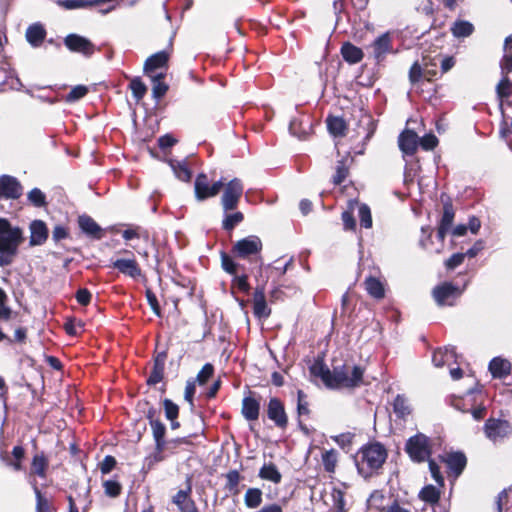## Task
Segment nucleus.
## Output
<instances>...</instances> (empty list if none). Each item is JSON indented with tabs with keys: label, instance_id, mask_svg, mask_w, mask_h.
Returning a JSON list of instances; mask_svg holds the SVG:
<instances>
[{
	"label": "nucleus",
	"instance_id": "1",
	"mask_svg": "<svg viewBox=\"0 0 512 512\" xmlns=\"http://www.w3.org/2000/svg\"><path fill=\"white\" fill-rule=\"evenodd\" d=\"M23 241V230L12 226L8 219L0 217V267L14 263Z\"/></svg>",
	"mask_w": 512,
	"mask_h": 512
},
{
	"label": "nucleus",
	"instance_id": "2",
	"mask_svg": "<svg viewBox=\"0 0 512 512\" xmlns=\"http://www.w3.org/2000/svg\"><path fill=\"white\" fill-rule=\"evenodd\" d=\"M360 461L356 462L359 474L364 478L370 477L374 472L382 468L387 459V449L380 442H372L364 445L360 451Z\"/></svg>",
	"mask_w": 512,
	"mask_h": 512
},
{
	"label": "nucleus",
	"instance_id": "3",
	"mask_svg": "<svg viewBox=\"0 0 512 512\" xmlns=\"http://www.w3.org/2000/svg\"><path fill=\"white\" fill-rule=\"evenodd\" d=\"M445 194L441 195L442 216L436 234L429 235L427 239H421L420 245L430 254H440L445 248V237L448 232V200H444Z\"/></svg>",
	"mask_w": 512,
	"mask_h": 512
},
{
	"label": "nucleus",
	"instance_id": "4",
	"mask_svg": "<svg viewBox=\"0 0 512 512\" xmlns=\"http://www.w3.org/2000/svg\"><path fill=\"white\" fill-rule=\"evenodd\" d=\"M404 451L413 463H424L431 458L432 454L430 438L418 432L406 440Z\"/></svg>",
	"mask_w": 512,
	"mask_h": 512
},
{
	"label": "nucleus",
	"instance_id": "5",
	"mask_svg": "<svg viewBox=\"0 0 512 512\" xmlns=\"http://www.w3.org/2000/svg\"><path fill=\"white\" fill-rule=\"evenodd\" d=\"M244 185L239 178H233L225 184L221 197L223 212H229L237 208L243 195Z\"/></svg>",
	"mask_w": 512,
	"mask_h": 512
},
{
	"label": "nucleus",
	"instance_id": "6",
	"mask_svg": "<svg viewBox=\"0 0 512 512\" xmlns=\"http://www.w3.org/2000/svg\"><path fill=\"white\" fill-rule=\"evenodd\" d=\"M263 248L262 240L257 235H249L235 242L232 246V253L236 258L248 259L257 255Z\"/></svg>",
	"mask_w": 512,
	"mask_h": 512
},
{
	"label": "nucleus",
	"instance_id": "7",
	"mask_svg": "<svg viewBox=\"0 0 512 512\" xmlns=\"http://www.w3.org/2000/svg\"><path fill=\"white\" fill-rule=\"evenodd\" d=\"M371 56L373 57L375 63L377 65L382 64L388 54H394L395 50L393 49L392 37L390 32H385L379 35L371 44H370Z\"/></svg>",
	"mask_w": 512,
	"mask_h": 512
},
{
	"label": "nucleus",
	"instance_id": "8",
	"mask_svg": "<svg viewBox=\"0 0 512 512\" xmlns=\"http://www.w3.org/2000/svg\"><path fill=\"white\" fill-rule=\"evenodd\" d=\"M450 376L455 382L452 387L454 398H461L464 395H471L473 393L476 380L472 376H463V372L459 368L450 370Z\"/></svg>",
	"mask_w": 512,
	"mask_h": 512
},
{
	"label": "nucleus",
	"instance_id": "9",
	"mask_svg": "<svg viewBox=\"0 0 512 512\" xmlns=\"http://www.w3.org/2000/svg\"><path fill=\"white\" fill-rule=\"evenodd\" d=\"M64 44L71 52L80 53L85 57L92 56L96 50L95 45L88 38L75 33L68 34L64 38Z\"/></svg>",
	"mask_w": 512,
	"mask_h": 512
},
{
	"label": "nucleus",
	"instance_id": "10",
	"mask_svg": "<svg viewBox=\"0 0 512 512\" xmlns=\"http://www.w3.org/2000/svg\"><path fill=\"white\" fill-rule=\"evenodd\" d=\"M512 429L508 421L490 418L485 422L484 433L492 441H498L507 437Z\"/></svg>",
	"mask_w": 512,
	"mask_h": 512
},
{
	"label": "nucleus",
	"instance_id": "11",
	"mask_svg": "<svg viewBox=\"0 0 512 512\" xmlns=\"http://www.w3.org/2000/svg\"><path fill=\"white\" fill-rule=\"evenodd\" d=\"M23 193V187L16 177L0 176V199H18Z\"/></svg>",
	"mask_w": 512,
	"mask_h": 512
},
{
	"label": "nucleus",
	"instance_id": "12",
	"mask_svg": "<svg viewBox=\"0 0 512 512\" xmlns=\"http://www.w3.org/2000/svg\"><path fill=\"white\" fill-rule=\"evenodd\" d=\"M267 417L273 421L276 427L284 429L288 424V417L283 403L276 397L270 398L267 405Z\"/></svg>",
	"mask_w": 512,
	"mask_h": 512
},
{
	"label": "nucleus",
	"instance_id": "13",
	"mask_svg": "<svg viewBox=\"0 0 512 512\" xmlns=\"http://www.w3.org/2000/svg\"><path fill=\"white\" fill-rule=\"evenodd\" d=\"M78 226L83 234L93 240H100L103 237V229L89 215L83 214L78 217Z\"/></svg>",
	"mask_w": 512,
	"mask_h": 512
},
{
	"label": "nucleus",
	"instance_id": "14",
	"mask_svg": "<svg viewBox=\"0 0 512 512\" xmlns=\"http://www.w3.org/2000/svg\"><path fill=\"white\" fill-rule=\"evenodd\" d=\"M398 145L404 156H413L419 146V137L413 130H404L398 137Z\"/></svg>",
	"mask_w": 512,
	"mask_h": 512
},
{
	"label": "nucleus",
	"instance_id": "15",
	"mask_svg": "<svg viewBox=\"0 0 512 512\" xmlns=\"http://www.w3.org/2000/svg\"><path fill=\"white\" fill-rule=\"evenodd\" d=\"M253 313L258 319H266L271 314L265 298L264 286H257L253 295Z\"/></svg>",
	"mask_w": 512,
	"mask_h": 512
},
{
	"label": "nucleus",
	"instance_id": "16",
	"mask_svg": "<svg viewBox=\"0 0 512 512\" xmlns=\"http://www.w3.org/2000/svg\"><path fill=\"white\" fill-rule=\"evenodd\" d=\"M30 230V246H40L44 244L48 238L49 231L44 221L36 219L29 224Z\"/></svg>",
	"mask_w": 512,
	"mask_h": 512
},
{
	"label": "nucleus",
	"instance_id": "17",
	"mask_svg": "<svg viewBox=\"0 0 512 512\" xmlns=\"http://www.w3.org/2000/svg\"><path fill=\"white\" fill-rule=\"evenodd\" d=\"M112 267L133 279L142 275L141 268L135 259H116L112 262Z\"/></svg>",
	"mask_w": 512,
	"mask_h": 512
},
{
	"label": "nucleus",
	"instance_id": "18",
	"mask_svg": "<svg viewBox=\"0 0 512 512\" xmlns=\"http://www.w3.org/2000/svg\"><path fill=\"white\" fill-rule=\"evenodd\" d=\"M47 32L40 22L29 25L25 32L26 41L34 48L40 47L46 38Z\"/></svg>",
	"mask_w": 512,
	"mask_h": 512
},
{
	"label": "nucleus",
	"instance_id": "19",
	"mask_svg": "<svg viewBox=\"0 0 512 512\" xmlns=\"http://www.w3.org/2000/svg\"><path fill=\"white\" fill-rule=\"evenodd\" d=\"M169 60V54L162 50L149 56L144 63V73L150 77L151 73L158 69L165 67Z\"/></svg>",
	"mask_w": 512,
	"mask_h": 512
},
{
	"label": "nucleus",
	"instance_id": "20",
	"mask_svg": "<svg viewBox=\"0 0 512 512\" xmlns=\"http://www.w3.org/2000/svg\"><path fill=\"white\" fill-rule=\"evenodd\" d=\"M260 402L252 396H246L242 400L241 414L247 421H255L259 418Z\"/></svg>",
	"mask_w": 512,
	"mask_h": 512
},
{
	"label": "nucleus",
	"instance_id": "21",
	"mask_svg": "<svg viewBox=\"0 0 512 512\" xmlns=\"http://www.w3.org/2000/svg\"><path fill=\"white\" fill-rule=\"evenodd\" d=\"M340 52L343 59L351 65L361 62L364 57L363 50L351 42H344L341 46Z\"/></svg>",
	"mask_w": 512,
	"mask_h": 512
},
{
	"label": "nucleus",
	"instance_id": "22",
	"mask_svg": "<svg viewBox=\"0 0 512 512\" xmlns=\"http://www.w3.org/2000/svg\"><path fill=\"white\" fill-rule=\"evenodd\" d=\"M210 186H211V184L208 179V176L205 173H199L196 176V179L194 182L195 198L198 201H203V200L209 198Z\"/></svg>",
	"mask_w": 512,
	"mask_h": 512
},
{
	"label": "nucleus",
	"instance_id": "23",
	"mask_svg": "<svg viewBox=\"0 0 512 512\" xmlns=\"http://www.w3.org/2000/svg\"><path fill=\"white\" fill-rule=\"evenodd\" d=\"M467 465V457L463 452H450V478H458Z\"/></svg>",
	"mask_w": 512,
	"mask_h": 512
},
{
	"label": "nucleus",
	"instance_id": "24",
	"mask_svg": "<svg viewBox=\"0 0 512 512\" xmlns=\"http://www.w3.org/2000/svg\"><path fill=\"white\" fill-rule=\"evenodd\" d=\"M153 87H152V97L159 101L161 98L165 96L167 93L169 86L163 81L165 78L164 73H156L150 75Z\"/></svg>",
	"mask_w": 512,
	"mask_h": 512
},
{
	"label": "nucleus",
	"instance_id": "25",
	"mask_svg": "<svg viewBox=\"0 0 512 512\" xmlns=\"http://www.w3.org/2000/svg\"><path fill=\"white\" fill-rule=\"evenodd\" d=\"M311 130V122L309 120L303 121L298 118H294L289 123V132L302 140L307 137Z\"/></svg>",
	"mask_w": 512,
	"mask_h": 512
},
{
	"label": "nucleus",
	"instance_id": "26",
	"mask_svg": "<svg viewBox=\"0 0 512 512\" xmlns=\"http://www.w3.org/2000/svg\"><path fill=\"white\" fill-rule=\"evenodd\" d=\"M393 411L398 418L405 419L412 412L409 399L403 394H398L393 401Z\"/></svg>",
	"mask_w": 512,
	"mask_h": 512
},
{
	"label": "nucleus",
	"instance_id": "27",
	"mask_svg": "<svg viewBox=\"0 0 512 512\" xmlns=\"http://www.w3.org/2000/svg\"><path fill=\"white\" fill-rule=\"evenodd\" d=\"M510 363L502 358H494L489 364V370L495 378H502L510 373Z\"/></svg>",
	"mask_w": 512,
	"mask_h": 512
},
{
	"label": "nucleus",
	"instance_id": "28",
	"mask_svg": "<svg viewBox=\"0 0 512 512\" xmlns=\"http://www.w3.org/2000/svg\"><path fill=\"white\" fill-rule=\"evenodd\" d=\"M327 128L334 137H342L345 135L347 126L343 118L337 116H329L326 120Z\"/></svg>",
	"mask_w": 512,
	"mask_h": 512
},
{
	"label": "nucleus",
	"instance_id": "29",
	"mask_svg": "<svg viewBox=\"0 0 512 512\" xmlns=\"http://www.w3.org/2000/svg\"><path fill=\"white\" fill-rule=\"evenodd\" d=\"M258 476L275 484L280 483L282 479V475L274 463L264 464L260 468Z\"/></svg>",
	"mask_w": 512,
	"mask_h": 512
},
{
	"label": "nucleus",
	"instance_id": "30",
	"mask_svg": "<svg viewBox=\"0 0 512 512\" xmlns=\"http://www.w3.org/2000/svg\"><path fill=\"white\" fill-rule=\"evenodd\" d=\"M364 284L367 293L371 297L375 299H382L385 296L383 284L377 278L370 276L365 279Z\"/></svg>",
	"mask_w": 512,
	"mask_h": 512
},
{
	"label": "nucleus",
	"instance_id": "31",
	"mask_svg": "<svg viewBox=\"0 0 512 512\" xmlns=\"http://www.w3.org/2000/svg\"><path fill=\"white\" fill-rule=\"evenodd\" d=\"M418 496L426 504L433 506L439 502L440 490H439V488L429 484V485L424 486L420 490Z\"/></svg>",
	"mask_w": 512,
	"mask_h": 512
},
{
	"label": "nucleus",
	"instance_id": "32",
	"mask_svg": "<svg viewBox=\"0 0 512 512\" xmlns=\"http://www.w3.org/2000/svg\"><path fill=\"white\" fill-rule=\"evenodd\" d=\"M331 373V386H328L329 388H338L340 386L348 388L349 376L345 370V366L334 367Z\"/></svg>",
	"mask_w": 512,
	"mask_h": 512
},
{
	"label": "nucleus",
	"instance_id": "33",
	"mask_svg": "<svg viewBox=\"0 0 512 512\" xmlns=\"http://www.w3.org/2000/svg\"><path fill=\"white\" fill-rule=\"evenodd\" d=\"M169 165L173 170L175 176L183 181L189 182L192 176L191 170L188 168L186 161L170 160Z\"/></svg>",
	"mask_w": 512,
	"mask_h": 512
},
{
	"label": "nucleus",
	"instance_id": "34",
	"mask_svg": "<svg viewBox=\"0 0 512 512\" xmlns=\"http://www.w3.org/2000/svg\"><path fill=\"white\" fill-rule=\"evenodd\" d=\"M451 31L456 38L469 37L474 32V25L465 20H457L453 23Z\"/></svg>",
	"mask_w": 512,
	"mask_h": 512
},
{
	"label": "nucleus",
	"instance_id": "35",
	"mask_svg": "<svg viewBox=\"0 0 512 512\" xmlns=\"http://www.w3.org/2000/svg\"><path fill=\"white\" fill-rule=\"evenodd\" d=\"M192 492V483L191 478L187 477L186 480V488L179 490L172 498V502L177 505L179 510L182 512V509H186L189 507V504L187 506L184 505V502L189 499L190 500V494Z\"/></svg>",
	"mask_w": 512,
	"mask_h": 512
},
{
	"label": "nucleus",
	"instance_id": "36",
	"mask_svg": "<svg viewBox=\"0 0 512 512\" xmlns=\"http://www.w3.org/2000/svg\"><path fill=\"white\" fill-rule=\"evenodd\" d=\"M310 371L313 375L320 377L327 387L331 386L330 378L332 373L323 361H315V363L310 367Z\"/></svg>",
	"mask_w": 512,
	"mask_h": 512
},
{
	"label": "nucleus",
	"instance_id": "37",
	"mask_svg": "<svg viewBox=\"0 0 512 512\" xmlns=\"http://www.w3.org/2000/svg\"><path fill=\"white\" fill-rule=\"evenodd\" d=\"M262 491L259 488H249L244 496V503L247 508L254 509L262 503Z\"/></svg>",
	"mask_w": 512,
	"mask_h": 512
},
{
	"label": "nucleus",
	"instance_id": "38",
	"mask_svg": "<svg viewBox=\"0 0 512 512\" xmlns=\"http://www.w3.org/2000/svg\"><path fill=\"white\" fill-rule=\"evenodd\" d=\"M244 220V215L240 211H236L234 213H224V218L222 220V228L225 231H232L238 224H240Z\"/></svg>",
	"mask_w": 512,
	"mask_h": 512
},
{
	"label": "nucleus",
	"instance_id": "39",
	"mask_svg": "<svg viewBox=\"0 0 512 512\" xmlns=\"http://www.w3.org/2000/svg\"><path fill=\"white\" fill-rule=\"evenodd\" d=\"M150 427L152 429V435L155 444H157L158 447H161L162 445L167 444V441L165 440V434H166V427L165 425L159 420V421H153L152 424H150Z\"/></svg>",
	"mask_w": 512,
	"mask_h": 512
},
{
	"label": "nucleus",
	"instance_id": "40",
	"mask_svg": "<svg viewBox=\"0 0 512 512\" xmlns=\"http://www.w3.org/2000/svg\"><path fill=\"white\" fill-rule=\"evenodd\" d=\"M129 88L137 102L142 100L147 92V86L140 77H134L129 83Z\"/></svg>",
	"mask_w": 512,
	"mask_h": 512
},
{
	"label": "nucleus",
	"instance_id": "41",
	"mask_svg": "<svg viewBox=\"0 0 512 512\" xmlns=\"http://www.w3.org/2000/svg\"><path fill=\"white\" fill-rule=\"evenodd\" d=\"M337 456L338 454L334 449L327 450L322 454V463L326 472L332 473L335 471Z\"/></svg>",
	"mask_w": 512,
	"mask_h": 512
},
{
	"label": "nucleus",
	"instance_id": "42",
	"mask_svg": "<svg viewBox=\"0 0 512 512\" xmlns=\"http://www.w3.org/2000/svg\"><path fill=\"white\" fill-rule=\"evenodd\" d=\"M432 295L438 305H445L448 299V281H444L440 285L436 286L433 289Z\"/></svg>",
	"mask_w": 512,
	"mask_h": 512
},
{
	"label": "nucleus",
	"instance_id": "43",
	"mask_svg": "<svg viewBox=\"0 0 512 512\" xmlns=\"http://www.w3.org/2000/svg\"><path fill=\"white\" fill-rule=\"evenodd\" d=\"M28 201L37 208L44 207L47 204L46 195L39 189L33 188L27 194Z\"/></svg>",
	"mask_w": 512,
	"mask_h": 512
},
{
	"label": "nucleus",
	"instance_id": "44",
	"mask_svg": "<svg viewBox=\"0 0 512 512\" xmlns=\"http://www.w3.org/2000/svg\"><path fill=\"white\" fill-rule=\"evenodd\" d=\"M358 217L360 220L361 227H364L366 229L372 227V216H371V210L370 207L362 203L358 207Z\"/></svg>",
	"mask_w": 512,
	"mask_h": 512
},
{
	"label": "nucleus",
	"instance_id": "45",
	"mask_svg": "<svg viewBox=\"0 0 512 512\" xmlns=\"http://www.w3.org/2000/svg\"><path fill=\"white\" fill-rule=\"evenodd\" d=\"M221 267L222 269L230 274V275H235L237 274V269L239 267V264L236 263L231 256H229L228 254H226L225 252H222L221 253Z\"/></svg>",
	"mask_w": 512,
	"mask_h": 512
},
{
	"label": "nucleus",
	"instance_id": "46",
	"mask_svg": "<svg viewBox=\"0 0 512 512\" xmlns=\"http://www.w3.org/2000/svg\"><path fill=\"white\" fill-rule=\"evenodd\" d=\"M447 354H448V348L446 346L440 347V348H437L436 350H434V352L432 354V364L434 365V367L442 368L446 363Z\"/></svg>",
	"mask_w": 512,
	"mask_h": 512
},
{
	"label": "nucleus",
	"instance_id": "47",
	"mask_svg": "<svg viewBox=\"0 0 512 512\" xmlns=\"http://www.w3.org/2000/svg\"><path fill=\"white\" fill-rule=\"evenodd\" d=\"M88 93V88L84 85H77L71 89V91L66 95V102L73 103L81 98H83Z\"/></svg>",
	"mask_w": 512,
	"mask_h": 512
},
{
	"label": "nucleus",
	"instance_id": "48",
	"mask_svg": "<svg viewBox=\"0 0 512 512\" xmlns=\"http://www.w3.org/2000/svg\"><path fill=\"white\" fill-rule=\"evenodd\" d=\"M163 407L165 412V417L167 420H174L178 418L179 415V407L172 400L166 398L163 401Z\"/></svg>",
	"mask_w": 512,
	"mask_h": 512
},
{
	"label": "nucleus",
	"instance_id": "49",
	"mask_svg": "<svg viewBox=\"0 0 512 512\" xmlns=\"http://www.w3.org/2000/svg\"><path fill=\"white\" fill-rule=\"evenodd\" d=\"M347 175H348V168L345 165V161L344 160L337 161L336 172H335V175L333 176V183L335 185H340L341 183L344 182Z\"/></svg>",
	"mask_w": 512,
	"mask_h": 512
},
{
	"label": "nucleus",
	"instance_id": "50",
	"mask_svg": "<svg viewBox=\"0 0 512 512\" xmlns=\"http://www.w3.org/2000/svg\"><path fill=\"white\" fill-rule=\"evenodd\" d=\"M333 507L335 512H346L345 509V498L344 493L339 489H333L332 491Z\"/></svg>",
	"mask_w": 512,
	"mask_h": 512
},
{
	"label": "nucleus",
	"instance_id": "51",
	"mask_svg": "<svg viewBox=\"0 0 512 512\" xmlns=\"http://www.w3.org/2000/svg\"><path fill=\"white\" fill-rule=\"evenodd\" d=\"M47 461L43 455H35L32 460V470L40 477L45 475Z\"/></svg>",
	"mask_w": 512,
	"mask_h": 512
},
{
	"label": "nucleus",
	"instance_id": "52",
	"mask_svg": "<svg viewBox=\"0 0 512 512\" xmlns=\"http://www.w3.org/2000/svg\"><path fill=\"white\" fill-rule=\"evenodd\" d=\"M364 369L361 366L354 365L351 376H349L348 388L358 387L362 383Z\"/></svg>",
	"mask_w": 512,
	"mask_h": 512
},
{
	"label": "nucleus",
	"instance_id": "53",
	"mask_svg": "<svg viewBox=\"0 0 512 512\" xmlns=\"http://www.w3.org/2000/svg\"><path fill=\"white\" fill-rule=\"evenodd\" d=\"M240 481V474L237 470H231L226 474V489L230 492H237V486Z\"/></svg>",
	"mask_w": 512,
	"mask_h": 512
},
{
	"label": "nucleus",
	"instance_id": "54",
	"mask_svg": "<svg viewBox=\"0 0 512 512\" xmlns=\"http://www.w3.org/2000/svg\"><path fill=\"white\" fill-rule=\"evenodd\" d=\"M428 464H429V471L431 474V477L435 480V482L440 486L444 487V477L442 476L440 472V467L436 463L434 459L429 458Z\"/></svg>",
	"mask_w": 512,
	"mask_h": 512
},
{
	"label": "nucleus",
	"instance_id": "55",
	"mask_svg": "<svg viewBox=\"0 0 512 512\" xmlns=\"http://www.w3.org/2000/svg\"><path fill=\"white\" fill-rule=\"evenodd\" d=\"M437 144L438 139L432 133L425 134L423 137L419 138V146L426 151L433 150Z\"/></svg>",
	"mask_w": 512,
	"mask_h": 512
},
{
	"label": "nucleus",
	"instance_id": "56",
	"mask_svg": "<svg viewBox=\"0 0 512 512\" xmlns=\"http://www.w3.org/2000/svg\"><path fill=\"white\" fill-rule=\"evenodd\" d=\"M354 438V434L350 432L341 433L339 435L331 436V439L339 445L342 449L350 447Z\"/></svg>",
	"mask_w": 512,
	"mask_h": 512
},
{
	"label": "nucleus",
	"instance_id": "57",
	"mask_svg": "<svg viewBox=\"0 0 512 512\" xmlns=\"http://www.w3.org/2000/svg\"><path fill=\"white\" fill-rule=\"evenodd\" d=\"M164 368L165 367L153 364V369L146 381L147 384L153 386L161 382L164 375Z\"/></svg>",
	"mask_w": 512,
	"mask_h": 512
},
{
	"label": "nucleus",
	"instance_id": "58",
	"mask_svg": "<svg viewBox=\"0 0 512 512\" xmlns=\"http://www.w3.org/2000/svg\"><path fill=\"white\" fill-rule=\"evenodd\" d=\"M232 285L244 293H248L250 291L247 274L233 275Z\"/></svg>",
	"mask_w": 512,
	"mask_h": 512
},
{
	"label": "nucleus",
	"instance_id": "59",
	"mask_svg": "<svg viewBox=\"0 0 512 512\" xmlns=\"http://www.w3.org/2000/svg\"><path fill=\"white\" fill-rule=\"evenodd\" d=\"M34 493L36 496V512H49L48 500L42 495L37 486H34Z\"/></svg>",
	"mask_w": 512,
	"mask_h": 512
},
{
	"label": "nucleus",
	"instance_id": "60",
	"mask_svg": "<svg viewBox=\"0 0 512 512\" xmlns=\"http://www.w3.org/2000/svg\"><path fill=\"white\" fill-rule=\"evenodd\" d=\"M165 448V445L158 447L157 444H155L154 452L146 458V463L149 468H151L154 464L164 460L163 451Z\"/></svg>",
	"mask_w": 512,
	"mask_h": 512
},
{
	"label": "nucleus",
	"instance_id": "61",
	"mask_svg": "<svg viewBox=\"0 0 512 512\" xmlns=\"http://www.w3.org/2000/svg\"><path fill=\"white\" fill-rule=\"evenodd\" d=\"M145 296H146L147 302L150 305L153 313L156 316L160 317L161 316V308H160V305L158 303L155 293L151 289H146Z\"/></svg>",
	"mask_w": 512,
	"mask_h": 512
},
{
	"label": "nucleus",
	"instance_id": "62",
	"mask_svg": "<svg viewBox=\"0 0 512 512\" xmlns=\"http://www.w3.org/2000/svg\"><path fill=\"white\" fill-rule=\"evenodd\" d=\"M308 403L306 401V394L302 390L297 392V413L299 416L309 414Z\"/></svg>",
	"mask_w": 512,
	"mask_h": 512
},
{
	"label": "nucleus",
	"instance_id": "63",
	"mask_svg": "<svg viewBox=\"0 0 512 512\" xmlns=\"http://www.w3.org/2000/svg\"><path fill=\"white\" fill-rule=\"evenodd\" d=\"M105 494L109 497H117L121 492V485L114 480H107L103 484Z\"/></svg>",
	"mask_w": 512,
	"mask_h": 512
},
{
	"label": "nucleus",
	"instance_id": "64",
	"mask_svg": "<svg viewBox=\"0 0 512 512\" xmlns=\"http://www.w3.org/2000/svg\"><path fill=\"white\" fill-rule=\"evenodd\" d=\"M510 81L507 76H504L502 80L497 85V94L502 98H507L510 95Z\"/></svg>",
	"mask_w": 512,
	"mask_h": 512
}]
</instances>
